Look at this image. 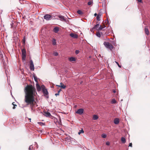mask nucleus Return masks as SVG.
I'll return each instance as SVG.
<instances>
[{"instance_id": "obj_22", "label": "nucleus", "mask_w": 150, "mask_h": 150, "mask_svg": "<svg viewBox=\"0 0 150 150\" xmlns=\"http://www.w3.org/2000/svg\"><path fill=\"white\" fill-rule=\"evenodd\" d=\"M116 101L115 99V98H113L112 99V100L111 101V103L112 104H115L116 103Z\"/></svg>"}, {"instance_id": "obj_14", "label": "nucleus", "mask_w": 150, "mask_h": 150, "mask_svg": "<svg viewBox=\"0 0 150 150\" xmlns=\"http://www.w3.org/2000/svg\"><path fill=\"white\" fill-rule=\"evenodd\" d=\"M121 141L122 142L123 144L125 143L126 142L125 139L123 137H121Z\"/></svg>"}, {"instance_id": "obj_44", "label": "nucleus", "mask_w": 150, "mask_h": 150, "mask_svg": "<svg viewBox=\"0 0 150 150\" xmlns=\"http://www.w3.org/2000/svg\"><path fill=\"white\" fill-rule=\"evenodd\" d=\"M28 119L30 120V122H31V119L30 118L29 119L28 118Z\"/></svg>"}, {"instance_id": "obj_42", "label": "nucleus", "mask_w": 150, "mask_h": 150, "mask_svg": "<svg viewBox=\"0 0 150 150\" xmlns=\"http://www.w3.org/2000/svg\"><path fill=\"white\" fill-rule=\"evenodd\" d=\"M114 123L115 124H116V125H117L119 123V122H114Z\"/></svg>"}, {"instance_id": "obj_26", "label": "nucleus", "mask_w": 150, "mask_h": 150, "mask_svg": "<svg viewBox=\"0 0 150 150\" xmlns=\"http://www.w3.org/2000/svg\"><path fill=\"white\" fill-rule=\"evenodd\" d=\"M33 77L34 79V80L35 81L38 83V80H37V78L36 76H34Z\"/></svg>"}, {"instance_id": "obj_6", "label": "nucleus", "mask_w": 150, "mask_h": 150, "mask_svg": "<svg viewBox=\"0 0 150 150\" xmlns=\"http://www.w3.org/2000/svg\"><path fill=\"white\" fill-rule=\"evenodd\" d=\"M70 36L74 38H78V35L75 33H71L70 34Z\"/></svg>"}, {"instance_id": "obj_30", "label": "nucleus", "mask_w": 150, "mask_h": 150, "mask_svg": "<svg viewBox=\"0 0 150 150\" xmlns=\"http://www.w3.org/2000/svg\"><path fill=\"white\" fill-rule=\"evenodd\" d=\"M119 119L118 118H116L114 120L113 122H119Z\"/></svg>"}, {"instance_id": "obj_33", "label": "nucleus", "mask_w": 150, "mask_h": 150, "mask_svg": "<svg viewBox=\"0 0 150 150\" xmlns=\"http://www.w3.org/2000/svg\"><path fill=\"white\" fill-rule=\"evenodd\" d=\"M14 103H15L14 102H13L12 103V104L14 106L13 108V109H15V108L16 106H17L16 105L14 104Z\"/></svg>"}, {"instance_id": "obj_46", "label": "nucleus", "mask_w": 150, "mask_h": 150, "mask_svg": "<svg viewBox=\"0 0 150 150\" xmlns=\"http://www.w3.org/2000/svg\"><path fill=\"white\" fill-rule=\"evenodd\" d=\"M59 124H60V125H62V122H59Z\"/></svg>"}, {"instance_id": "obj_13", "label": "nucleus", "mask_w": 150, "mask_h": 150, "mask_svg": "<svg viewBox=\"0 0 150 150\" xmlns=\"http://www.w3.org/2000/svg\"><path fill=\"white\" fill-rule=\"evenodd\" d=\"M59 30V29L58 28L56 27H55L53 29V31L55 33H57L58 32Z\"/></svg>"}, {"instance_id": "obj_52", "label": "nucleus", "mask_w": 150, "mask_h": 150, "mask_svg": "<svg viewBox=\"0 0 150 150\" xmlns=\"http://www.w3.org/2000/svg\"><path fill=\"white\" fill-rule=\"evenodd\" d=\"M1 55H2V54H1V56H2Z\"/></svg>"}, {"instance_id": "obj_3", "label": "nucleus", "mask_w": 150, "mask_h": 150, "mask_svg": "<svg viewBox=\"0 0 150 150\" xmlns=\"http://www.w3.org/2000/svg\"><path fill=\"white\" fill-rule=\"evenodd\" d=\"M30 70L32 71H34V65L33 64V62L32 60H30Z\"/></svg>"}, {"instance_id": "obj_31", "label": "nucleus", "mask_w": 150, "mask_h": 150, "mask_svg": "<svg viewBox=\"0 0 150 150\" xmlns=\"http://www.w3.org/2000/svg\"><path fill=\"white\" fill-rule=\"evenodd\" d=\"M101 137L104 138H105L106 137V135L105 134H103L101 135Z\"/></svg>"}, {"instance_id": "obj_7", "label": "nucleus", "mask_w": 150, "mask_h": 150, "mask_svg": "<svg viewBox=\"0 0 150 150\" xmlns=\"http://www.w3.org/2000/svg\"><path fill=\"white\" fill-rule=\"evenodd\" d=\"M144 31L146 35H148L149 34V32L148 28L147 26H146L144 28Z\"/></svg>"}, {"instance_id": "obj_12", "label": "nucleus", "mask_w": 150, "mask_h": 150, "mask_svg": "<svg viewBox=\"0 0 150 150\" xmlns=\"http://www.w3.org/2000/svg\"><path fill=\"white\" fill-rule=\"evenodd\" d=\"M69 60L71 62H72V61H74L76 60L75 58L73 57H70L69 58Z\"/></svg>"}, {"instance_id": "obj_5", "label": "nucleus", "mask_w": 150, "mask_h": 150, "mask_svg": "<svg viewBox=\"0 0 150 150\" xmlns=\"http://www.w3.org/2000/svg\"><path fill=\"white\" fill-rule=\"evenodd\" d=\"M84 110L82 108H80L78 109L76 112V113L79 115H82L83 112Z\"/></svg>"}, {"instance_id": "obj_15", "label": "nucleus", "mask_w": 150, "mask_h": 150, "mask_svg": "<svg viewBox=\"0 0 150 150\" xmlns=\"http://www.w3.org/2000/svg\"><path fill=\"white\" fill-rule=\"evenodd\" d=\"M98 116L95 115H93V120H96L98 118Z\"/></svg>"}, {"instance_id": "obj_38", "label": "nucleus", "mask_w": 150, "mask_h": 150, "mask_svg": "<svg viewBox=\"0 0 150 150\" xmlns=\"http://www.w3.org/2000/svg\"><path fill=\"white\" fill-rule=\"evenodd\" d=\"M79 53V51L78 50H76L75 51V53L76 54H78Z\"/></svg>"}, {"instance_id": "obj_29", "label": "nucleus", "mask_w": 150, "mask_h": 150, "mask_svg": "<svg viewBox=\"0 0 150 150\" xmlns=\"http://www.w3.org/2000/svg\"><path fill=\"white\" fill-rule=\"evenodd\" d=\"M96 35L97 36H98V37H100V33L99 32H97L96 33Z\"/></svg>"}, {"instance_id": "obj_39", "label": "nucleus", "mask_w": 150, "mask_h": 150, "mask_svg": "<svg viewBox=\"0 0 150 150\" xmlns=\"http://www.w3.org/2000/svg\"><path fill=\"white\" fill-rule=\"evenodd\" d=\"M137 0L139 2L141 3H142V0Z\"/></svg>"}, {"instance_id": "obj_16", "label": "nucleus", "mask_w": 150, "mask_h": 150, "mask_svg": "<svg viewBox=\"0 0 150 150\" xmlns=\"http://www.w3.org/2000/svg\"><path fill=\"white\" fill-rule=\"evenodd\" d=\"M101 16V15H100V13L98 14L97 16L96 17V19L98 21H100V17Z\"/></svg>"}, {"instance_id": "obj_28", "label": "nucleus", "mask_w": 150, "mask_h": 150, "mask_svg": "<svg viewBox=\"0 0 150 150\" xmlns=\"http://www.w3.org/2000/svg\"><path fill=\"white\" fill-rule=\"evenodd\" d=\"M38 123L40 126H42L45 125V123L44 122H38Z\"/></svg>"}, {"instance_id": "obj_45", "label": "nucleus", "mask_w": 150, "mask_h": 150, "mask_svg": "<svg viewBox=\"0 0 150 150\" xmlns=\"http://www.w3.org/2000/svg\"><path fill=\"white\" fill-rule=\"evenodd\" d=\"M113 92L114 93H115L116 91L115 90H113Z\"/></svg>"}, {"instance_id": "obj_8", "label": "nucleus", "mask_w": 150, "mask_h": 150, "mask_svg": "<svg viewBox=\"0 0 150 150\" xmlns=\"http://www.w3.org/2000/svg\"><path fill=\"white\" fill-rule=\"evenodd\" d=\"M42 92L44 94L45 96L47 95L48 94V93L47 91V90L45 88L42 89Z\"/></svg>"}, {"instance_id": "obj_50", "label": "nucleus", "mask_w": 150, "mask_h": 150, "mask_svg": "<svg viewBox=\"0 0 150 150\" xmlns=\"http://www.w3.org/2000/svg\"><path fill=\"white\" fill-rule=\"evenodd\" d=\"M24 38H23V40H24V39H25V38H24Z\"/></svg>"}, {"instance_id": "obj_23", "label": "nucleus", "mask_w": 150, "mask_h": 150, "mask_svg": "<svg viewBox=\"0 0 150 150\" xmlns=\"http://www.w3.org/2000/svg\"><path fill=\"white\" fill-rule=\"evenodd\" d=\"M103 27H101V25L99 26V27L98 28V29H96V30L98 31H100L103 28Z\"/></svg>"}, {"instance_id": "obj_9", "label": "nucleus", "mask_w": 150, "mask_h": 150, "mask_svg": "<svg viewBox=\"0 0 150 150\" xmlns=\"http://www.w3.org/2000/svg\"><path fill=\"white\" fill-rule=\"evenodd\" d=\"M44 115L46 117H49L51 116L50 113L49 112H44Z\"/></svg>"}, {"instance_id": "obj_21", "label": "nucleus", "mask_w": 150, "mask_h": 150, "mask_svg": "<svg viewBox=\"0 0 150 150\" xmlns=\"http://www.w3.org/2000/svg\"><path fill=\"white\" fill-rule=\"evenodd\" d=\"M93 0H92V1H90L88 3V6L92 5H93Z\"/></svg>"}, {"instance_id": "obj_1", "label": "nucleus", "mask_w": 150, "mask_h": 150, "mask_svg": "<svg viewBox=\"0 0 150 150\" xmlns=\"http://www.w3.org/2000/svg\"><path fill=\"white\" fill-rule=\"evenodd\" d=\"M24 91L25 95L24 100L27 105H30L32 108L36 102L35 97L37 94L36 89L31 85H28L24 88Z\"/></svg>"}, {"instance_id": "obj_20", "label": "nucleus", "mask_w": 150, "mask_h": 150, "mask_svg": "<svg viewBox=\"0 0 150 150\" xmlns=\"http://www.w3.org/2000/svg\"><path fill=\"white\" fill-rule=\"evenodd\" d=\"M26 55H22V59L23 60H25L26 58Z\"/></svg>"}, {"instance_id": "obj_41", "label": "nucleus", "mask_w": 150, "mask_h": 150, "mask_svg": "<svg viewBox=\"0 0 150 150\" xmlns=\"http://www.w3.org/2000/svg\"><path fill=\"white\" fill-rule=\"evenodd\" d=\"M94 15L95 16H97V15L96 13H95L94 14Z\"/></svg>"}, {"instance_id": "obj_25", "label": "nucleus", "mask_w": 150, "mask_h": 150, "mask_svg": "<svg viewBox=\"0 0 150 150\" xmlns=\"http://www.w3.org/2000/svg\"><path fill=\"white\" fill-rule=\"evenodd\" d=\"M77 13L80 15L83 14V12L80 10H79L77 11Z\"/></svg>"}, {"instance_id": "obj_18", "label": "nucleus", "mask_w": 150, "mask_h": 150, "mask_svg": "<svg viewBox=\"0 0 150 150\" xmlns=\"http://www.w3.org/2000/svg\"><path fill=\"white\" fill-rule=\"evenodd\" d=\"M60 86L63 89H64L66 87V86L64 85L62 83H60Z\"/></svg>"}, {"instance_id": "obj_48", "label": "nucleus", "mask_w": 150, "mask_h": 150, "mask_svg": "<svg viewBox=\"0 0 150 150\" xmlns=\"http://www.w3.org/2000/svg\"><path fill=\"white\" fill-rule=\"evenodd\" d=\"M105 25H104V26H103V28H105Z\"/></svg>"}, {"instance_id": "obj_32", "label": "nucleus", "mask_w": 150, "mask_h": 150, "mask_svg": "<svg viewBox=\"0 0 150 150\" xmlns=\"http://www.w3.org/2000/svg\"><path fill=\"white\" fill-rule=\"evenodd\" d=\"M61 91V89H60V90H59L58 91V93H56V94H55V95L56 96H57L59 95V92H60V91Z\"/></svg>"}, {"instance_id": "obj_37", "label": "nucleus", "mask_w": 150, "mask_h": 150, "mask_svg": "<svg viewBox=\"0 0 150 150\" xmlns=\"http://www.w3.org/2000/svg\"><path fill=\"white\" fill-rule=\"evenodd\" d=\"M33 148V146L32 145H30V146L29 148V150H31L32 148Z\"/></svg>"}, {"instance_id": "obj_49", "label": "nucleus", "mask_w": 150, "mask_h": 150, "mask_svg": "<svg viewBox=\"0 0 150 150\" xmlns=\"http://www.w3.org/2000/svg\"><path fill=\"white\" fill-rule=\"evenodd\" d=\"M24 38H23V40H24V39H25V38H24Z\"/></svg>"}, {"instance_id": "obj_40", "label": "nucleus", "mask_w": 150, "mask_h": 150, "mask_svg": "<svg viewBox=\"0 0 150 150\" xmlns=\"http://www.w3.org/2000/svg\"><path fill=\"white\" fill-rule=\"evenodd\" d=\"M132 143H129V146L132 147Z\"/></svg>"}, {"instance_id": "obj_2", "label": "nucleus", "mask_w": 150, "mask_h": 150, "mask_svg": "<svg viewBox=\"0 0 150 150\" xmlns=\"http://www.w3.org/2000/svg\"><path fill=\"white\" fill-rule=\"evenodd\" d=\"M103 44L107 48L109 49L111 51H112L114 47L111 44L108 42H104Z\"/></svg>"}, {"instance_id": "obj_4", "label": "nucleus", "mask_w": 150, "mask_h": 150, "mask_svg": "<svg viewBox=\"0 0 150 150\" xmlns=\"http://www.w3.org/2000/svg\"><path fill=\"white\" fill-rule=\"evenodd\" d=\"M44 18L46 20H50L52 18V16L50 15L47 14L44 16Z\"/></svg>"}, {"instance_id": "obj_19", "label": "nucleus", "mask_w": 150, "mask_h": 150, "mask_svg": "<svg viewBox=\"0 0 150 150\" xmlns=\"http://www.w3.org/2000/svg\"><path fill=\"white\" fill-rule=\"evenodd\" d=\"M22 55H26V51L25 49H23L22 50Z\"/></svg>"}, {"instance_id": "obj_34", "label": "nucleus", "mask_w": 150, "mask_h": 150, "mask_svg": "<svg viewBox=\"0 0 150 150\" xmlns=\"http://www.w3.org/2000/svg\"><path fill=\"white\" fill-rule=\"evenodd\" d=\"M53 54L54 56H57L58 55V53L57 52H54L53 53Z\"/></svg>"}, {"instance_id": "obj_47", "label": "nucleus", "mask_w": 150, "mask_h": 150, "mask_svg": "<svg viewBox=\"0 0 150 150\" xmlns=\"http://www.w3.org/2000/svg\"><path fill=\"white\" fill-rule=\"evenodd\" d=\"M107 22H108V23H109V21L108 20V21H107Z\"/></svg>"}, {"instance_id": "obj_11", "label": "nucleus", "mask_w": 150, "mask_h": 150, "mask_svg": "<svg viewBox=\"0 0 150 150\" xmlns=\"http://www.w3.org/2000/svg\"><path fill=\"white\" fill-rule=\"evenodd\" d=\"M36 86L37 91H40L41 90V88L40 85L37 83L36 84Z\"/></svg>"}, {"instance_id": "obj_51", "label": "nucleus", "mask_w": 150, "mask_h": 150, "mask_svg": "<svg viewBox=\"0 0 150 150\" xmlns=\"http://www.w3.org/2000/svg\"><path fill=\"white\" fill-rule=\"evenodd\" d=\"M24 38H23V40H24V39H25V38H24Z\"/></svg>"}, {"instance_id": "obj_17", "label": "nucleus", "mask_w": 150, "mask_h": 150, "mask_svg": "<svg viewBox=\"0 0 150 150\" xmlns=\"http://www.w3.org/2000/svg\"><path fill=\"white\" fill-rule=\"evenodd\" d=\"M100 26V25L99 23L97 24L96 25H95L93 27V29H97L98 28V27Z\"/></svg>"}, {"instance_id": "obj_43", "label": "nucleus", "mask_w": 150, "mask_h": 150, "mask_svg": "<svg viewBox=\"0 0 150 150\" xmlns=\"http://www.w3.org/2000/svg\"><path fill=\"white\" fill-rule=\"evenodd\" d=\"M56 86H58V87H61L60 85H57Z\"/></svg>"}, {"instance_id": "obj_36", "label": "nucleus", "mask_w": 150, "mask_h": 150, "mask_svg": "<svg viewBox=\"0 0 150 150\" xmlns=\"http://www.w3.org/2000/svg\"><path fill=\"white\" fill-rule=\"evenodd\" d=\"M110 142H109L107 141L106 142V144L107 145H110Z\"/></svg>"}, {"instance_id": "obj_24", "label": "nucleus", "mask_w": 150, "mask_h": 150, "mask_svg": "<svg viewBox=\"0 0 150 150\" xmlns=\"http://www.w3.org/2000/svg\"><path fill=\"white\" fill-rule=\"evenodd\" d=\"M52 44L53 45H54L56 44V40L55 39H53L52 40Z\"/></svg>"}, {"instance_id": "obj_10", "label": "nucleus", "mask_w": 150, "mask_h": 150, "mask_svg": "<svg viewBox=\"0 0 150 150\" xmlns=\"http://www.w3.org/2000/svg\"><path fill=\"white\" fill-rule=\"evenodd\" d=\"M58 17L60 18V20L62 21H65L66 20L64 18V17L63 16L59 15L58 16Z\"/></svg>"}, {"instance_id": "obj_27", "label": "nucleus", "mask_w": 150, "mask_h": 150, "mask_svg": "<svg viewBox=\"0 0 150 150\" xmlns=\"http://www.w3.org/2000/svg\"><path fill=\"white\" fill-rule=\"evenodd\" d=\"M84 133V131L83 130V129H82L81 130L79 131L78 132V134H80L81 133Z\"/></svg>"}, {"instance_id": "obj_35", "label": "nucleus", "mask_w": 150, "mask_h": 150, "mask_svg": "<svg viewBox=\"0 0 150 150\" xmlns=\"http://www.w3.org/2000/svg\"><path fill=\"white\" fill-rule=\"evenodd\" d=\"M115 62L116 63V64L118 66L120 67V68H121V66H120L119 64L116 61H115Z\"/></svg>"}]
</instances>
